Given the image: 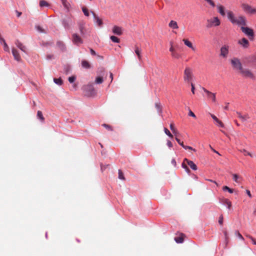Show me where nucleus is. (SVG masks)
<instances>
[{"instance_id": "f257e3e1", "label": "nucleus", "mask_w": 256, "mask_h": 256, "mask_svg": "<svg viewBox=\"0 0 256 256\" xmlns=\"http://www.w3.org/2000/svg\"><path fill=\"white\" fill-rule=\"evenodd\" d=\"M226 13L228 19L233 24L240 26L242 32L248 36L250 39L253 38L254 36L253 30L248 27L244 26L246 24V20L244 16H235L234 12L230 10H228Z\"/></svg>"}, {"instance_id": "f03ea898", "label": "nucleus", "mask_w": 256, "mask_h": 256, "mask_svg": "<svg viewBox=\"0 0 256 256\" xmlns=\"http://www.w3.org/2000/svg\"><path fill=\"white\" fill-rule=\"evenodd\" d=\"M193 70L190 67H186L184 72V80L186 82H192L193 80Z\"/></svg>"}, {"instance_id": "7ed1b4c3", "label": "nucleus", "mask_w": 256, "mask_h": 256, "mask_svg": "<svg viewBox=\"0 0 256 256\" xmlns=\"http://www.w3.org/2000/svg\"><path fill=\"white\" fill-rule=\"evenodd\" d=\"M241 7L242 10L248 14H256V8L252 7L250 5L247 4H242L241 5Z\"/></svg>"}, {"instance_id": "20e7f679", "label": "nucleus", "mask_w": 256, "mask_h": 256, "mask_svg": "<svg viewBox=\"0 0 256 256\" xmlns=\"http://www.w3.org/2000/svg\"><path fill=\"white\" fill-rule=\"evenodd\" d=\"M208 26L212 27L218 26L220 24V22L218 17H214L208 20Z\"/></svg>"}, {"instance_id": "39448f33", "label": "nucleus", "mask_w": 256, "mask_h": 256, "mask_svg": "<svg viewBox=\"0 0 256 256\" xmlns=\"http://www.w3.org/2000/svg\"><path fill=\"white\" fill-rule=\"evenodd\" d=\"M231 64L232 66L236 69L240 70L242 68L240 60L237 58H234L232 59Z\"/></svg>"}, {"instance_id": "423d86ee", "label": "nucleus", "mask_w": 256, "mask_h": 256, "mask_svg": "<svg viewBox=\"0 0 256 256\" xmlns=\"http://www.w3.org/2000/svg\"><path fill=\"white\" fill-rule=\"evenodd\" d=\"M72 41L77 46L82 44L83 40L82 38L76 34H74L72 35Z\"/></svg>"}, {"instance_id": "0eeeda50", "label": "nucleus", "mask_w": 256, "mask_h": 256, "mask_svg": "<svg viewBox=\"0 0 256 256\" xmlns=\"http://www.w3.org/2000/svg\"><path fill=\"white\" fill-rule=\"evenodd\" d=\"M204 92L206 93L207 96V98L211 100L212 102H216V94L212 93L205 88H203Z\"/></svg>"}, {"instance_id": "6e6552de", "label": "nucleus", "mask_w": 256, "mask_h": 256, "mask_svg": "<svg viewBox=\"0 0 256 256\" xmlns=\"http://www.w3.org/2000/svg\"><path fill=\"white\" fill-rule=\"evenodd\" d=\"M134 50L137 56L139 62H142V49L138 45H135L134 47Z\"/></svg>"}, {"instance_id": "1a4fd4ad", "label": "nucleus", "mask_w": 256, "mask_h": 256, "mask_svg": "<svg viewBox=\"0 0 256 256\" xmlns=\"http://www.w3.org/2000/svg\"><path fill=\"white\" fill-rule=\"evenodd\" d=\"M176 236L174 238V240L178 244L182 243L184 239L186 238L184 234L182 232H178L176 234Z\"/></svg>"}, {"instance_id": "9d476101", "label": "nucleus", "mask_w": 256, "mask_h": 256, "mask_svg": "<svg viewBox=\"0 0 256 256\" xmlns=\"http://www.w3.org/2000/svg\"><path fill=\"white\" fill-rule=\"evenodd\" d=\"M241 74L246 77L250 78H254V74L251 72L250 70L248 69H242L240 70Z\"/></svg>"}, {"instance_id": "9b49d317", "label": "nucleus", "mask_w": 256, "mask_h": 256, "mask_svg": "<svg viewBox=\"0 0 256 256\" xmlns=\"http://www.w3.org/2000/svg\"><path fill=\"white\" fill-rule=\"evenodd\" d=\"M183 162L184 164H186V166H190V167L194 170H196L198 169L196 165L192 160H188L186 158H184Z\"/></svg>"}, {"instance_id": "f8f14e48", "label": "nucleus", "mask_w": 256, "mask_h": 256, "mask_svg": "<svg viewBox=\"0 0 256 256\" xmlns=\"http://www.w3.org/2000/svg\"><path fill=\"white\" fill-rule=\"evenodd\" d=\"M124 29L122 27L118 26H113V34L121 36L123 34Z\"/></svg>"}, {"instance_id": "ddd939ff", "label": "nucleus", "mask_w": 256, "mask_h": 256, "mask_svg": "<svg viewBox=\"0 0 256 256\" xmlns=\"http://www.w3.org/2000/svg\"><path fill=\"white\" fill-rule=\"evenodd\" d=\"M182 42H184V44L188 46V48H190L192 51L195 52L196 50V48L195 46H194L192 43L187 38H184L182 40Z\"/></svg>"}, {"instance_id": "4468645a", "label": "nucleus", "mask_w": 256, "mask_h": 256, "mask_svg": "<svg viewBox=\"0 0 256 256\" xmlns=\"http://www.w3.org/2000/svg\"><path fill=\"white\" fill-rule=\"evenodd\" d=\"M212 118L214 121L215 124L219 127L224 128V124L217 117L213 114H210Z\"/></svg>"}, {"instance_id": "2eb2a0df", "label": "nucleus", "mask_w": 256, "mask_h": 256, "mask_svg": "<svg viewBox=\"0 0 256 256\" xmlns=\"http://www.w3.org/2000/svg\"><path fill=\"white\" fill-rule=\"evenodd\" d=\"M220 202L222 204L226 206L228 209H230L232 206V202L228 199L226 198H222L220 199Z\"/></svg>"}, {"instance_id": "dca6fc26", "label": "nucleus", "mask_w": 256, "mask_h": 256, "mask_svg": "<svg viewBox=\"0 0 256 256\" xmlns=\"http://www.w3.org/2000/svg\"><path fill=\"white\" fill-rule=\"evenodd\" d=\"M12 54L15 60L18 62L21 60V57L20 54L18 50L15 48H12Z\"/></svg>"}, {"instance_id": "f3484780", "label": "nucleus", "mask_w": 256, "mask_h": 256, "mask_svg": "<svg viewBox=\"0 0 256 256\" xmlns=\"http://www.w3.org/2000/svg\"><path fill=\"white\" fill-rule=\"evenodd\" d=\"M228 53V46H224L220 49V55L224 58L227 56Z\"/></svg>"}, {"instance_id": "a211bd4d", "label": "nucleus", "mask_w": 256, "mask_h": 256, "mask_svg": "<svg viewBox=\"0 0 256 256\" xmlns=\"http://www.w3.org/2000/svg\"><path fill=\"white\" fill-rule=\"evenodd\" d=\"M15 44L16 46L20 48L22 52H26V47L24 46L21 42H20L18 40L15 41Z\"/></svg>"}, {"instance_id": "6ab92c4d", "label": "nucleus", "mask_w": 256, "mask_h": 256, "mask_svg": "<svg viewBox=\"0 0 256 256\" xmlns=\"http://www.w3.org/2000/svg\"><path fill=\"white\" fill-rule=\"evenodd\" d=\"M238 44L244 48H247L249 46V42L246 38H242V40H240Z\"/></svg>"}, {"instance_id": "aec40b11", "label": "nucleus", "mask_w": 256, "mask_h": 256, "mask_svg": "<svg viewBox=\"0 0 256 256\" xmlns=\"http://www.w3.org/2000/svg\"><path fill=\"white\" fill-rule=\"evenodd\" d=\"M232 176L233 180L236 183L240 184L242 180V178L238 174H232Z\"/></svg>"}, {"instance_id": "412c9836", "label": "nucleus", "mask_w": 256, "mask_h": 256, "mask_svg": "<svg viewBox=\"0 0 256 256\" xmlns=\"http://www.w3.org/2000/svg\"><path fill=\"white\" fill-rule=\"evenodd\" d=\"M92 12L93 14L95 22L98 24V26H100L102 24V20L98 16H97L94 12Z\"/></svg>"}, {"instance_id": "4be33fe9", "label": "nucleus", "mask_w": 256, "mask_h": 256, "mask_svg": "<svg viewBox=\"0 0 256 256\" xmlns=\"http://www.w3.org/2000/svg\"><path fill=\"white\" fill-rule=\"evenodd\" d=\"M168 26L172 29L176 30L178 28V23L176 21L172 20L168 24Z\"/></svg>"}, {"instance_id": "5701e85b", "label": "nucleus", "mask_w": 256, "mask_h": 256, "mask_svg": "<svg viewBox=\"0 0 256 256\" xmlns=\"http://www.w3.org/2000/svg\"><path fill=\"white\" fill-rule=\"evenodd\" d=\"M72 22L70 18L64 19L62 24L65 28H69L70 26L72 24Z\"/></svg>"}, {"instance_id": "b1692460", "label": "nucleus", "mask_w": 256, "mask_h": 256, "mask_svg": "<svg viewBox=\"0 0 256 256\" xmlns=\"http://www.w3.org/2000/svg\"><path fill=\"white\" fill-rule=\"evenodd\" d=\"M171 56L172 58L178 60L181 58V54L177 51L174 52L171 54Z\"/></svg>"}, {"instance_id": "393cba45", "label": "nucleus", "mask_w": 256, "mask_h": 256, "mask_svg": "<svg viewBox=\"0 0 256 256\" xmlns=\"http://www.w3.org/2000/svg\"><path fill=\"white\" fill-rule=\"evenodd\" d=\"M218 12L222 16H224L226 15V13L224 12V8L222 5H218L217 6Z\"/></svg>"}, {"instance_id": "a878e982", "label": "nucleus", "mask_w": 256, "mask_h": 256, "mask_svg": "<svg viewBox=\"0 0 256 256\" xmlns=\"http://www.w3.org/2000/svg\"><path fill=\"white\" fill-rule=\"evenodd\" d=\"M239 151L242 153L244 154V156H250V157L251 158H253L254 157V155L251 154L250 152H248V151H247L246 150L243 148V149H240L239 150Z\"/></svg>"}, {"instance_id": "bb28decb", "label": "nucleus", "mask_w": 256, "mask_h": 256, "mask_svg": "<svg viewBox=\"0 0 256 256\" xmlns=\"http://www.w3.org/2000/svg\"><path fill=\"white\" fill-rule=\"evenodd\" d=\"M61 1L64 8H66L68 11H69L70 6V4L66 0H61Z\"/></svg>"}, {"instance_id": "cd10ccee", "label": "nucleus", "mask_w": 256, "mask_h": 256, "mask_svg": "<svg viewBox=\"0 0 256 256\" xmlns=\"http://www.w3.org/2000/svg\"><path fill=\"white\" fill-rule=\"evenodd\" d=\"M82 66L84 68H90V64L88 61L86 60H82Z\"/></svg>"}, {"instance_id": "c85d7f7f", "label": "nucleus", "mask_w": 256, "mask_h": 256, "mask_svg": "<svg viewBox=\"0 0 256 256\" xmlns=\"http://www.w3.org/2000/svg\"><path fill=\"white\" fill-rule=\"evenodd\" d=\"M155 107L156 108L158 112L160 114L162 113V106L160 102H156L155 104Z\"/></svg>"}, {"instance_id": "c756f323", "label": "nucleus", "mask_w": 256, "mask_h": 256, "mask_svg": "<svg viewBox=\"0 0 256 256\" xmlns=\"http://www.w3.org/2000/svg\"><path fill=\"white\" fill-rule=\"evenodd\" d=\"M170 129L176 136L178 134V130L174 128V124L173 123H171L170 124Z\"/></svg>"}, {"instance_id": "7c9ffc66", "label": "nucleus", "mask_w": 256, "mask_h": 256, "mask_svg": "<svg viewBox=\"0 0 256 256\" xmlns=\"http://www.w3.org/2000/svg\"><path fill=\"white\" fill-rule=\"evenodd\" d=\"M222 190L224 191H226L227 190L228 192H230V194H232L234 192V190L232 189V188H230L229 187H228V186H224L222 187Z\"/></svg>"}, {"instance_id": "2f4dec72", "label": "nucleus", "mask_w": 256, "mask_h": 256, "mask_svg": "<svg viewBox=\"0 0 256 256\" xmlns=\"http://www.w3.org/2000/svg\"><path fill=\"white\" fill-rule=\"evenodd\" d=\"M182 168H184L187 173L190 174V170L188 168V166H186V164H184V162H182Z\"/></svg>"}, {"instance_id": "473e14b6", "label": "nucleus", "mask_w": 256, "mask_h": 256, "mask_svg": "<svg viewBox=\"0 0 256 256\" xmlns=\"http://www.w3.org/2000/svg\"><path fill=\"white\" fill-rule=\"evenodd\" d=\"M54 81L56 84H57L59 86L62 85V80L60 78H55L54 79Z\"/></svg>"}, {"instance_id": "72a5a7b5", "label": "nucleus", "mask_w": 256, "mask_h": 256, "mask_svg": "<svg viewBox=\"0 0 256 256\" xmlns=\"http://www.w3.org/2000/svg\"><path fill=\"white\" fill-rule=\"evenodd\" d=\"M103 82V78L101 76H98L96 78L95 82L97 84H102Z\"/></svg>"}, {"instance_id": "f704fd0d", "label": "nucleus", "mask_w": 256, "mask_h": 256, "mask_svg": "<svg viewBox=\"0 0 256 256\" xmlns=\"http://www.w3.org/2000/svg\"><path fill=\"white\" fill-rule=\"evenodd\" d=\"M164 131L165 134L167 136H168L169 137H170V138H173V135L169 131V130L167 128H164Z\"/></svg>"}, {"instance_id": "c9c22d12", "label": "nucleus", "mask_w": 256, "mask_h": 256, "mask_svg": "<svg viewBox=\"0 0 256 256\" xmlns=\"http://www.w3.org/2000/svg\"><path fill=\"white\" fill-rule=\"evenodd\" d=\"M37 116L40 119L42 120H44V117L43 116L42 112L41 111L38 110L37 112Z\"/></svg>"}, {"instance_id": "e433bc0d", "label": "nucleus", "mask_w": 256, "mask_h": 256, "mask_svg": "<svg viewBox=\"0 0 256 256\" xmlns=\"http://www.w3.org/2000/svg\"><path fill=\"white\" fill-rule=\"evenodd\" d=\"M48 2L45 0H42L40 2V6L41 7H43L44 6H48Z\"/></svg>"}, {"instance_id": "4c0bfd02", "label": "nucleus", "mask_w": 256, "mask_h": 256, "mask_svg": "<svg viewBox=\"0 0 256 256\" xmlns=\"http://www.w3.org/2000/svg\"><path fill=\"white\" fill-rule=\"evenodd\" d=\"M118 178L120 180H124V177L122 171L120 170H118Z\"/></svg>"}, {"instance_id": "58836bf2", "label": "nucleus", "mask_w": 256, "mask_h": 256, "mask_svg": "<svg viewBox=\"0 0 256 256\" xmlns=\"http://www.w3.org/2000/svg\"><path fill=\"white\" fill-rule=\"evenodd\" d=\"M246 236L247 238H248L251 240L254 244L256 245V240L252 236H250L249 234H246Z\"/></svg>"}, {"instance_id": "ea45409f", "label": "nucleus", "mask_w": 256, "mask_h": 256, "mask_svg": "<svg viewBox=\"0 0 256 256\" xmlns=\"http://www.w3.org/2000/svg\"><path fill=\"white\" fill-rule=\"evenodd\" d=\"M87 89L88 90V89L90 91V93L88 94L92 96V95L94 94V93H95L94 90V88H92L91 86H88L87 88Z\"/></svg>"}, {"instance_id": "a19ab883", "label": "nucleus", "mask_w": 256, "mask_h": 256, "mask_svg": "<svg viewBox=\"0 0 256 256\" xmlns=\"http://www.w3.org/2000/svg\"><path fill=\"white\" fill-rule=\"evenodd\" d=\"M250 116L248 114H244L242 116V121H245L249 119Z\"/></svg>"}, {"instance_id": "79ce46f5", "label": "nucleus", "mask_w": 256, "mask_h": 256, "mask_svg": "<svg viewBox=\"0 0 256 256\" xmlns=\"http://www.w3.org/2000/svg\"><path fill=\"white\" fill-rule=\"evenodd\" d=\"M82 10L86 16H89V12H88V10L86 8L83 7L82 8Z\"/></svg>"}, {"instance_id": "37998d69", "label": "nucleus", "mask_w": 256, "mask_h": 256, "mask_svg": "<svg viewBox=\"0 0 256 256\" xmlns=\"http://www.w3.org/2000/svg\"><path fill=\"white\" fill-rule=\"evenodd\" d=\"M76 78L75 76H72L70 77H69L68 78V81L70 83H72L73 82H74V80H76Z\"/></svg>"}, {"instance_id": "c03bdc74", "label": "nucleus", "mask_w": 256, "mask_h": 256, "mask_svg": "<svg viewBox=\"0 0 256 256\" xmlns=\"http://www.w3.org/2000/svg\"><path fill=\"white\" fill-rule=\"evenodd\" d=\"M236 234L240 239H241L242 240H244L242 236L238 231L236 232Z\"/></svg>"}, {"instance_id": "a18cd8bd", "label": "nucleus", "mask_w": 256, "mask_h": 256, "mask_svg": "<svg viewBox=\"0 0 256 256\" xmlns=\"http://www.w3.org/2000/svg\"><path fill=\"white\" fill-rule=\"evenodd\" d=\"M176 140L178 142V144L180 145L182 147L184 146V142H182L179 138H178L176 136L175 138Z\"/></svg>"}, {"instance_id": "49530a36", "label": "nucleus", "mask_w": 256, "mask_h": 256, "mask_svg": "<svg viewBox=\"0 0 256 256\" xmlns=\"http://www.w3.org/2000/svg\"><path fill=\"white\" fill-rule=\"evenodd\" d=\"M190 86H191V91L192 93V94H195V88H194V84L192 82H190Z\"/></svg>"}, {"instance_id": "de8ad7c7", "label": "nucleus", "mask_w": 256, "mask_h": 256, "mask_svg": "<svg viewBox=\"0 0 256 256\" xmlns=\"http://www.w3.org/2000/svg\"><path fill=\"white\" fill-rule=\"evenodd\" d=\"M223 220H224L223 216H222V215H220L218 218V223L220 225H222L223 224Z\"/></svg>"}, {"instance_id": "09e8293b", "label": "nucleus", "mask_w": 256, "mask_h": 256, "mask_svg": "<svg viewBox=\"0 0 256 256\" xmlns=\"http://www.w3.org/2000/svg\"><path fill=\"white\" fill-rule=\"evenodd\" d=\"M182 148L186 150H192L194 152L196 151L195 149L193 148L192 147H191L190 146H186L184 145Z\"/></svg>"}, {"instance_id": "8fccbe9b", "label": "nucleus", "mask_w": 256, "mask_h": 256, "mask_svg": "<svg viewBox=\"0 0 256 256\" xmlns=\"http://www.w3.org/2000/svg\"><path fill=\"white\" fill-rule=\"evenodd\" d=\"M120 41V40L119 38L113 36V42L119 43Z\"/></svg>"}, {"instance_id": "3c124183", "label": "nucleus", "mask_w": 256, "mask_h": 256, "mask_svg": "<svg viewBox=\"0 0 256 256\" xmlns=\"http://www.w3.org/2000/svg\"><path fill=\"white\" fill-rule=\"evenodd\" d=\"M224 234L225 236L226 241L228 242V232L226 230H224Z\"/></svg>"}, {"instance_id": "603ef678", "label": "nucleus", "mask_w": 256, "mask_h": 256, "mask_svg": "<svg viewBox=\"0 0 256 256\" xmlns=\"http://www.w3.org/2000/svg\"><path fill=\"white\" fill-rule=\"evenodd\" d=\"M169 50L171 52V54H172L174 52H176V50L174 48L172 44L170 47V48Z\"/></svg>"}, {"instance_id": "864d4df0", "label": "nucleus", "mask_w": 256, "mask_h": 256, "mask_svg": "<svg viewBox=\"0 0 256 256\" xmlns=\"http://www.w3.org/2000/svg\"><path fill=\"white\" fill-rule=\"evenodd\" d=\"M205 0L212 7H214L215 6V4L212 0Z\"/></svg>"}, {"instance_id": "5fc2aeb1", "label": "nucleus", "mask_w": 256, "mask_h": 256, "mask_svg": "<svg viewBox=\"0 0 256 256\" xmlns=\"http://www.w3.org/2000/svg\"><path fill=\"white\" fill-rule=\"evenodd\" d=\"M166 144L169 148H172L173 146L172 142L170 140H167Z\"/></svg>"}, {"instance_id": "6e6d98bb", "label": "nucleus", "mask_w": 256, "mask_h": 256, "mask_svg": "<svg viewBox=\"0 0 256 256\" xmlns=\"http://www.w3.org/2000/svg\"><path fill=\"white\" fill-rule=\"evenodd\" d=\"M188 116H192V117H193L194 118H196V116L195 114L191 110H189Z\"/></svg>"}, {"instance_id": "4d7b16f0", "label": "nucleus", "mask_w": 256, "mask_h": 256, "mask_svg": "<svg viewBox=\"0 0 256 256\" xmlns=\"http://www.w3.org/2000/svg\"><path fill=\"white\" fill-rule=\"evenodd\" d=\"M36 28L37 30L38 31H39L40 32H44V30H42V28L40 26H36Z\"/></svg>"}, {"instance_id": "13d9d810", "label": "nucleus", "mask_w": 256, "mask_h": 256, "mask_svg": "<svg viewBox=\"0 0 256 256\" xmlns=\"http://www.w3.org/2000/svg\"><path fill=\"white\" fill-rule=\"evenodd\" d=\"M4 50L6 51H8L9 50V48H8V44H6V43L4 42Z\"/></svg>"}, {"instance_id": "bf43d9fd", "label": "nucleus", "mask_w": 256, "mask_h": 256, "mask_svg": "<svg viewBox=\"0 0 256 256\" xmlns=\"http://www.w3.org/2000/svg\"><path fill=\"white\" fill-rule=\"evenodd\" d=\"M236 116H238V118H240L242 120V114L240 112H236Z\"/></svg>"}, {"instance_id": "052dcab7", "label": "nucleus", "mask_w": 256, "mask_h": 256, "mask_svg": "<svg viewBox=\"0 0 256 256\" xmlns=\"http://www.w3.org/2000/svg\"><path fill=\"white\" fill-rule=\"evenodd\" d=\"M90 52L91 54L96 55V53L95 51L94 50H92V48L90 49Z\"/></svg>"}, {"instance_id": "680f3d73", "label": "nucleus", "mask_w": 256, "mask_h": 256, "mask_svg": "<svg viewBox=\"0 0 256 256\" xmlns=\"http://www.w3.org/2000/svg\"><path fill=\"white\" fill-rule=\"evenodd\" d=\"M0 42L2 44H4V42H6L5 40L2 37L0 38Z\"/></svg>"}, {"instance_id": "e2e57ef3", "label": "nucleus", "mask_w": 256, "mask_h": 256, "mask_svg": "<svg viewBox=\"0 0 256 256\" xmlns=\"http://www.w3.org/2000/svg\"><path fill=\"white\" fill-rule=\"evenodd\" d=\"M206 180H208V181H210V182H212L214 183L217 186H218V184H217V182L216 181H214V180H210V179H208Z\"/></svg>"}, {"instance_id": "0e129e2a", "label": "nucleus", "mask_w": 256, "mask_h": 256, "mask_svg": "<svg viewBox=\"0 0 256 256\" xmlns=\"http://www.w3.org/2000/svg\"><path fill=\"white\" fill-rule=\"evenodd\" d=\"M172 163L174 166H176V161L174 159L172 160Z\"/></svg>"}, {"instance_id": "69168bd1", "label": "nucleus", "mask_w": 256, "mask_h": 256, "mask_svg": "<svg viewBox=\"0 0 256 256\" xmlns=\"http://www.w3.org/2000/svg\"><path fill=\"white\" fill-rule=\"evenodd\" d=\"M80 32L82 34H84V32H83V27L82 26H80Z\"/></svg>"}, {"instance_id": "338daca9", "label": "nucleus", "mask_w": 256, "mask_h": 256, "mask_svg": "<svg viewBox=\"0 0 256 256\" xmlns=\"http://www.w3.org/2000/svg\"><path fill=\"white\" fill-rule=\"evenodd\" d=\"M16 13L18 17H20L21 16V14H22V12H18L17 10H16Z\"/></svg>"}, {"instance_id": "774afa93", "label": "nucleus", "mask_w": 256, "mask_h": 256, "mask_svg": "<svg viewBox=\"0 0 256 256\" xmlns=\"http://www.w3.org/2000/svg\"><path fill=\"white\" fill-rule=\"evenodd\" d=\"M246 194H248V195L250 196V197H251L252 196V195H251V194H250V192L249 190H246Z\"/></svg>"}]
</instances>
